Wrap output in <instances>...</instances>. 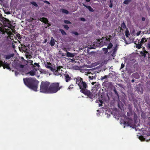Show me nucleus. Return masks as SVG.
<instances>
[{
  "label": "nucleus",
  "instance_id": "nucleus-1",
  "mask_svg": "<svg viewBox=\"0 0 150 150\" xmlns=\"http://www.w3.org/2000/svg\"><path fill=\"white\" fill-rule=\"evenodd\" d=\"M23 81L24 84L28 88L35 91H37L39 81L35 78L31 77L24 78Z\"/></svg>",
  "mask_w": 150,
  "mask_h": 150
},
{
  "label": "nucleus",
  "instance_id": "nucleus-2",
  "mask_svg": "<svg viewBox=\"0 0 150 150\" xmlns=\"http://www.w3.org/2000/svg\"><path fill=\"white\" fill-rule=\"evenodd\" d=\"M76 83L77 84L81 92L86 89L88 87L86 82L83 81V79L80 76H77L74 79Z\"/></svg>",
  "mask_w": 150,
  "mask_h": 150
},
{
  "label": "nucleus",
  "instance_id": "nucleus-3",
  "mask_svg": "<svg viewBox=\"0 0 150 150\" xmlns=\"http://www.w3.org/2000/svg\"><path fill=\"white\" fill-rule=\"evenodd\" d=\"M63 87L62 86H59V83L58 82L53 83L50 84L49 89V93H57Z\"/></svg>",
  "mask_w": 150,
  "mask_h": 150
},
{
  "label": "nucleus",
  "instance_id": "nucleus-4",
  "mask_svg": "<svg viewBox=\"0 0 150 150\" xmlns=\"http://www.w3.org/2000/svg\"><path fill=\"white\" fill-rule=\"evenodd\" d=\"M50 83L47 81H42L40 86V92L49 93V89Z\"/></svg>",
  "mask_w": 150,
  "mask_h": 150
},
{
  "label": "nucleus",
  "instance_id": "nucleus-5",
  "mask_svg": "<svg viewBox=\"0 0 150 150\" xmlns=\"http://www.w3.org/2000/svg\"><path fill=\"white\" fill-rule=\"evenodd\" d=\"M86 96H87V98H89L93 100V98H95V95L91 92L87 88L81 92Z\"/></svg>",
  "mask_w": 150,
  "mask_h": 150
},
{
  "label": "nucleus",
  "instance_id": "nucleus-6",
  "mask_svg": "<svg viewBox=\"0 0 150 150\" xmlns=\"http://www.w3.org/2000/svg\"><path fill=\"white\" fill-rule=\"evenodd\" d=\"M126 120V121L123 122V124L125 125L131 126L133 125L134 121L132 118L128 117Z\"/></svg>",
  "mask_w": 150,
  "mask_h": 150
},
{
  "label": "nucleus",
  "instance_id": "nucleus-7",
  "mask_svg": "<svg viewBox=\"0 0 150 150\" xmlns=\"http://www.w3.org/2000/svg\"><path fill=\"white\" fill-rule=\"evenodd\" d=\"M2 66L3 67L4 69L6 68L9 70H11L8 63H7V62H5V61L3 62L2 60H0V67Z\"/></svg>",
  "mask_w": 150,
  "mask_h": 150
},
{
  "label": "nucleus",
  "instance_id": "nucleus-8",
  "mask_svg": "<svg viewBox=\"0 0 150 150\" xmlns=\"http://www.w3.org/2000/svg\"><path fill=\"white\" fill-rule=\"evenodd\" d=\"M62 68V66L57 67V70L55 69L54 72V74L56 75H61L62 74V70H61V68Z\"/></svg>",
  "mask_w": 150,
  "mask_h": 150
},
{
  "label": "nucleus",
  "instance_id": "nucleus-9",
  "mask_svg": "<svg viewBox=\"0 0 150 150\" xmlns=\"http://www.w3.org/2000/svg\"><path fill=\"white\" fill-rule=\"evenodd\" d=\"M38 20L45 24H47V26L48 27L51 25V24L48 23L49 21L46 18H40L38 19Z\"/></svg>",
  "mask_w": 150,
  "mask_h": 150
},
{
  "label": "nucleus",
  "instance_id": "nucleus-10",
  "mask_svg": "<svg viewBox=\"0 0 150 150\" xmlns=\"http://www.w3.org/2000/svg\"><path fill=\"white\" fill-rule=\"evenodd\" d=\"M45 67L48 69H50L52 71L54 72L55 70V69L51 67L52 64L50 62H47V64H45Z\"/></svg>",
  "mask_w": 150,
  "mask_h": 150
},
{
  "label": "nucleus",
  "instance_id": "nucleus-11",
  "mask_svg": "<svg viewBox=\"0 0 150 150\" xmlns=\"http://www.w3.org/2000/svg\"><path fill=\"white\" fill-rule=\"evenodd\" d=\"M88 74V77L90 79L92 80L94 79H96V74L95 73H89Z\"/></svg>",
  "mask_w": 150,
  "mask_h": 150
},
{
  "label": "nucleus",
  "instance_id": "nucleus-12",
  "mask_svg": "<svg viewBox=\"0 0 150 150\" xmlns=\"http://www.w3.org/2000/svg\"><path fill=\"white\" fill-rule=\"evenodd\" d=\"M65 79L66 82H67L71 80V77L68 74H65Z\"/></svg>",
  "mask_w": 150,
  "mask_h": 150
},
{
  "label": "nucleus",
  "instance_id": "nucleus-13",
  "mask_svg": "<svg viewBox=\"0 0 150 150\" xmlns=\"http://www.w3.org/2000/svg\"><path fill=\"white\" fill-rule=\"evenodd\" d=\"M83 6L85 7L86 8H88V10L91 12H93L94 11V10L93 9L91 8V7L90 6H87L84 4H83Z\"/></svg>",
  "mask_w": 150,
  "mask_h": 150
},
{
  "label": "nucleus",
  "instance_id": "nucleus-14",
  "mask_svg": "<svg viewBox=\"0 0 150 150\" xmlns=\"http://www.w3.org/2000/svg\"><path fill=\"white\" fill-rule=\"evenodd\" d=\"M14 56V54H11L9 55H5V58L6 59H9L13 57Z\"/></svg>",
  "mask_w": 150,
  "mask_h": 150
},
{
  "label": "nucleus",
  "instance_id": "nucleus-15",
  "mask_svg": "<svg viewBox=\"0 0 150 150\" xmlns=\"http://www.w3.org/2000/svg\"><path fill=\"white\" fill-rule=\"evenodd\" d=\"M50 44L51 45V46H53L55 44L54 42V39L53 37H52L50 40Z\"/></svg>",
  "mask_w": 150,
  "mask_h": 150
},
{
  "label": "nucleus",
  "instance_id": "nucleus-16",
  "mask_svg": "<svg viewBox=\"0 0 150 150\" xmlns=\"http://www.w3.org/2000/svg\"><path fill=\"white\" fill-rule=\"evenodd\" d=\"M27 74H29L31 76H34L35 75V72L34 70H32L29 72Z\"/></svg>",
  "mask_w": 150,
  "mask_h": 150
},
{
  "label": "nucleus",
  "instance_id": "nucleus-17",
  "mask_svg": "<svg viewBox=\"0 0 150 150\" xmlns=\"http://www.w3.org/2000/svg\"><path fill=\"white\" fill-rule=\"evenodd\" d=\"M132 75L135 79H138L139 78V76L137 73H134L132 74Z\"/></svg>",
  "mask_w": 150,
  "mask_h": 150
},
{
  "label": "nucleus",
  "instance_id": "nucleus-18",
  "mask_svg": "<svg viewBox=\"0 0 150 150\" xmlns=\"http://www.w3.org/2000/svg\"><path fill=\"white\" fill-rule=\"evenodd\" d=\"M142 56H144V57H146V54L148 53V52L146 50H144L143 52H141L140 53Z\"/></svg>",
  "mask_w": 150,
  "mask_h": 150
},
{
  "label": "nucleus",
  "instance_id": "nucleus-19",
  "mask_svg": "<svg viewBox=\"0 0 150 150\" xmlns=\"http://www.w3.org/2000/svg\"><path fill=\"white\" fill-rule=\"evenodd\" d=\"M126 28V26L124 22H123V23L121 25V28H120V29L121 30H123V29H125Z\"/></svg>",
  "mask_w": 150,
  "mask_h": 150
},
{
  "label": "nucleus",
  "instance_id": "nucleus-20",
  "mask_svg": "<svg viewBox=\"0 0 150 150\" xmlns=\"http://www.w3.org/2000/svg\"><path fill=\"white\" fill-rule=\"evenodd\" d=\"M67 56L68 57H73L74 56V55L72 53L69 52H67Z\"/></svg>",
  "mask_w": 150,
  "mask_h": 150
},
{
  "label": "nucleus",
  "instance_id": "nucleus-21",
  "mask_svg": "<svg viewBox=\"0 0 150 150\" xmlns=\"http://www.w3.org/2000/svg\"><path fill=\"white\" fill-rule=\"evenodd\" d=\"M125 35L127 37H129V36L130 35L129 33L128 29L127 28H126L125 32Z\"/></svg>",
  "mask_w": 150,
  "mask_h": 150
},
{
  "label": "nucleus",
  "instance_id": "nucleus-22",
  "mask_svg": "<svg viewBox=\"0 0 150 150\" xmlns=\"http://www.w3.org/2000/svg\"><path fill=\"white\" fill-rule=\"evenodd\" d=\"M148 39V38H147V39H146L145 38H142V39H141V43H142V44H143L145 42H146L147 40V39Z\"/></svg>",
  "mask_w": 150,
  "mask_h": 150
},
{
  "label": "nucleus",
  "instance_id": "nucleus-23",
  "mask_svg": "<svg viewBox=\"0 0 150 150\" xmlns=\"http://www.w3.org/2000/svg\"><path fill=\"white\" fill-rule=\"evenodd\" d=\"M59 31L61 32L62 34L64 35H66V33L62 29H60Z\"/></svg>",
  "mask_w": 150,
  "mask_h": 150
},
{
  "label": "nucleus",
  "instance_id": "nucleus-24",
  "mask_svg": "<svg viewBox=\"0 0 150 150\" xmlns=\"http://www.w3.org/2000/svg\"><path fill=\"white\" fill-rule=\"evenodd\" d=\"M62 13H65L67 14L69 13V12L68 10L65 9H62Z\"/></svg>",
  "mask_w": 150,
  "mask_h": 150
},
{
  "label": "nucleus",
  "instance_id": "nucleus-25",
  "mask_svg": "<svg viewBox=\"0 0 150 150\" xmlns=\"http://www.w3.org/2000/svg\"><path fill=\"white\" fill-rule=\"evenodd\" d=\"M108 49L107 48H103L102 50L104 52L105 54H106L108 51Z\"/></svg>",
  "mask_w": 150,
  "mask_h": 150
},
{
  "label": "nucleus",
  "instance_id": "nucleus-26",
  "mask_svg": "<svg viewBox=\"0 0 150 150\" xmlns=\"http://www.w3.org/2000/svg\"><path fill=\"white\" fill-rule=\"evenodd\" d=\"M142 43L138 44H136V47L138 49H139L142 47Z\"/></svg>",
  "mask_w": 150,
  "mask_h": 150
},
{
  "label": "nucleus",
  "instance_id": "nucleus-27",
  "mask_svg": "<svg viewBox=\"0 0 150 150\" xmlns=\"http://www.w3.org/2000/svg\"><path fill=\"white\" fill-rule=\"evenodd\" d=\"M113 45L111 42H110L109 43L108 45L107 46V48L108 49H111Z\"/></svg>",
  "mask_w": 150,
  "mask_h": 150
},
{
  "label": "nucleus",
  "instance_id": "nucleus-28",
  "mask_svg": "<svg viewBox=\"0 0 150 150\" xmlns=\"http://www.w3.org/2000/svg\"><path fill=\"white\" fill-rule=\"evenodd\" d=\"M113 91L115 93V94L117 96L118 98H119V94H118L117 91L115 87L114 88Z\"/></svg>",
  "mask_w": 150,
  "mask_h": 150
},
{
  "label": "nucleus",
  "instance_id": "nucleus-29",
  "mask_svg": "<svg viewBox=\"0 0 150 150\" xmlns=\"http://www.w3.org/2000/svg\"><path fill=\"white\" fill-rule=\"evenodd\" d=\"M131 0H125L123 2V3L125 4H127Z\"/></svg>",
  "mask_w": 150,
  "mask_h": 150
},
{
  "label": "nucleus",
  "instance_id": "nucleus-30",
  "mask_svg": "<svg viewBox=\"0 0 150 150\" xmlns=\"http://www.w3.org/2000/svg\"><path fill=\"white\" fill-rule=\"evenodd\" d=\"M64 22L67 24H71V23L69 21L67 20H64Z\"/></svg>",
  "mask_w": 150,
  "mask_h": 150
},
{
  "label": "nucleus",
  "instance_id": "nucleus-31",
  "mask_svg": "<svg viewBox=\"0 0 150 150\" xmlns=\"http://www.w3.org/2000/svg\"><path fill=\"white\" fill-rule=\"evenodd\" d=\"M74 85L71 84L69 87L68 88V89H69L70 90L74 88Z\"/></svg>",
  "mask_w": 150,
  "mask_h": 150
},
{
  "label": "nucleus",
  "instance_id": "nucleus-32",
  "mask_svg": "<svg viewBox=\"0 0 150 150\" xmlns=\"http://www.w3.org/2000/svg\"><path fill=\"white\" fill-rule=\"evenodd\" d=\"M98 101L100 102V104H99V106H101L102 105L103 103V101L100 99H99L98 100Z\"/></svg>",
  "mask_w": 150,
  "mask_h": 150
},
{
  "label": "nucleus",
  "instance_id": "nucleus-33",
  "mask_svg": "<svg viewBox=\"0 0 150 150\" xmlns=\"http://www.w3.org/2000/svg\"><path fill=\"white\" fill-rule=\"evenodd\" d=\"M31 4L35 7H38V5L35 2L33 1L31 3Z\"/></svg>",
  "mask_w": 150,
  "mask_h": 150
},
{
  "label": "nucleus",
  "instance_id": "nucleus-34",
  "mask_svg": "<svg viewBox=\"0 0 150 150\" xmlns=\"http://www.w3.org/2000/svg\"><path fill=\"white\" fill-rule=\"evenodd\" d=\"M108 77V76L105 75L104 76H101L100 78V79L101 80H103V79L107 78Z\"/></svg>",
  "mask_w": 150,
  "mask_h": 150
},
{
  "label": "nucleus",
  "instance_id": "nucleus-35",
  "mask_svg": "<svg viewBox=\"0 0 150 150\" xmlns=\"http://www.w3.org/2000/svg\"><path fill=\"white\" fill-rule=\"evenodd\" d=\"M63 26L64 27V28L66 30H68L69 29V27L68 26V25H63Z\"/></svg>",
  "mask_w": 150,
  "mask_h": 150
},
{
  "label": "nucleus",
  "instance_id": "nucleus-36",
  "mask_svg": "<svg viewBox=\"0 0 150 150\" xmlns=\"http://www.w3.org/2000/svg\"><path fill=\"white\" fill-rule=\"evenodd\" d=\"M105 38H106V40H107L108 42H110V40H111V38H108V37H105Z\"/></svg>",
  "mask_w": 150,
  "mask_h": 150
},
{
  "label": "nucleus",
  "instance_id": "nucleus-37",
  "mask_svg": "<svg viewBox=\"0 0 150 150\" xmlns=\"http://www.w3.org/2000/svg\"><path fill=\"white\" fill-rule=\"evenodd\" d=\"M118 46V45H116L115 47L113 49V52H116L117 50V47Z\"/></svg>",
  "mask_w": 150,
  "mask_h": 150
},
{
  "label": "nucleus",
  "instance_id": "nucleus-38",
  "mask_svg": "<svg viewBox=\"0 0 150 150\" xmlns=\"http://www.w3.org/2000/svg\"><path fill=\"white\" fill-rule=\"evenodd\" d=\"M71 33L76 35H79V33L76 32L72 31V32Z\"/></svg>",
  "mask_w": 150,
  "mask_h": 150
},
{
  "label": "nucleus",
  "instance_id": "nucleus-39",
  "mask_svg": "<svg viewBox=\"0 0 150 150\" xmlns=\"http://www.w3.org/2000/svg\"><path fill=\"white\" fill-rule=\"evenodd\" d=\"M139 139L141 140V141H143L144 140V138L142 136H140L139 137Z\"/></svg>",
  "mask_w": 150,
  "mask_h": 150
},
{
  "label": "nucleus",
  "instance_id": "nucleus-40",
  "mask_svg": "<svg viewBox=\"0 0 150 150\" xmlns=\"http://www.w3.org/2000/svg\"><path fill=\"white\" fill-rule=\"evenodd\" d=\"M18 67L19 68L21 69L23 68L24 67V65L23 64L20 65L18 66Z\"/></svg>",
  "mask_w": 150,
  "mask_h": 150
},
{
  "label": "nucleus",
  "instance_id": "nucleus-41",
  "mask_svg": "<svg viewBox=\"0 0 150 150\" xmlns=\"http://www.w3.org/2000/svg\"><path fill=\"white\" fill-rule=\"evenodd\" d=\"M44 2L48 5H50V3L49 1H44Z\"/></svg>",
  "mask_w": 150,
  "mask_h": 150
},
{
  "label": "nucleus",
  "instance_id": "nucleus-42",
  "mask_svg": "<svg viewBox=\"0 0 150 150\" xmlns=\"http://www.w3.org/2000/svg\"><path fill=\"white\" fill-rule=\"evenodd\" d=\"M34 65H35V66L38 67H40V66L39 64L38 63H36V62L34 63Z\"/></svg>",
  "mask_w": 150,
  "mask_h": 150
},
{
  "label": "nucleus",
  "instance_id": "nucleus-43",
  "mask_svg": "<svg viewBox=\"0 0 150 150\" xmlns=\"http://www.w3.org/2000/svg\"><path fill=\"white\" fill-rule=\"evenodd\" d=\"M125 67V64L123 63H122L121 64V69Z\"/></svg>",
  "mask_w": 150,
  "mask_h": 150
},
{
  "label": "nucleus",
  "instance_id": "nucleus-44",
  "mask_svg": "<svg viewBox=\"0 0 150 150\" xmlns=\"http://www.w3.org/2000/svg\"><path fill=\"white\" fill-rule=\"evenodd\" d=\"M80 19L81 21H86L85 18H81Z\"/></svg>",
  "mask_w": 150,
  "mask_h": 150
},
{
  "label": "nucleus",
  "instance_id": "nucleus-45",
  "mask_svg": "<svg viewBox=\"0 0 150 150\" xmlns=\"http://www.w3.org/2000/svg\"><path fill=\"white\" fill-rule=\"evenodd\" d=\"M141 31L138 32L137 33V36H139L140 34Z\"/></svg>",
  "mask_w": 150,
  "mask_h": 150
},
{
  "label": "nucleus",
  "instance_id": "nucleus-46",
  "mask_svg": "<svg viewBox=\"0 0 150 150\" xmlns=\"http://www.w3.org/2000/svg\"><path fill=\"white\" fill-rule=\"evenodd\" d=\"M127 116H130V115L131 114V113H130L129 112H127Z\"/></svg>",
  "mask_w": 150,
  "mask_h": 150
},
{
  "label": "nucleus",
  "instance_id": "nucleus-47",
  "mask_svg": "<svg viewBox=\"0 0 150 150\" xmlns=\"http://www.w3.org/2000/svg\"><path fill=\"white\" fill-rule=\"evenodd\" d=\"M112 3L111 2V1H110V4L109 5V7L110 8H112Z\"/></svg>",
  "mask_w": 150,
  "mask_h": 150
},
{
  "label": "nucleus",
  "instance_id": "nucleus-48",
  "mask_svg": "<svg viewBox=\"0 0 150 150\" xmlns=\"http://www.w3.org/2000/svg\"><path fill=\"white\" fill-rule=\"evenodd\" d=\"M41 15L43 16H46L45 14V13H41Z\"/></svg>",
  "mask_w": 150,
  "mask_h": 150
},
{
  "label": "nucleus",
  "instance_id": "nucleus-49",
  "mask_svg": "<svg viewBox=\"0 0 150 150\" xmlns=\"http://www.w3.org/2000/svg\"><path fill=\"white\" fill-rule=\"evenodd\" d=\"M145 18L144 17H142V20L143 21H144L145 20Z\"/></svg>",
  "mask_w": 150,
  "mask_h": 150
},
{
  "label": "nucleus",
  "instance_id": "nucleus-50",
  "mask_svg": "<svg viewBox=\"0 0 150 150\" xmlns=\"http://www.w3.org/2000/svg\"><path fill=\"white\" fill-rule=\"evenodd\" d=\"M147 45L149 48L150 49V42H149V43H148Z\"/></svg>",
  "mask_w": 150,
  "mask_h": 150
},
{
  "label": "nucleus",
  "instance_id": "nucleus-51",
  "mask_svg": "<svg viewBox=\"0 0 150 150\" xmlns=\"http://www.w3.org/2000/svg\"><path fill=\"white\" fill-rule=\"evenodd\" d=\"M15 74L16 75H18V72L17 71H15Z\"/></svg>",
  "mask_w": 150,
  "mask_h": 150
},
{
  "label": "nucleus",
  "instance_id": "nucleus-52",
  "mask_svg": "<svg viewBox=\"0 0 150 150\" xmlns=\"http://www.w3.org/2000/svg\"><path fill=\"white\" fill-rule=\"evenodd\" d=\"M2 16L1 14L0 13V20L2 18Z\"/></svg>",
  "mask_w": 150,
  "mask_h": 150
},
{
  "label": "nucleus",
  "instance_id": "nucleus-53",
  "mask_svg": "<svg viewBox=\"0 0 150 150\" xmlns=\"http://www.w3.org/2000/svg\"><path fill=\"white\" fill-rule=\"evenodd\" d=\"M134 79H132L131 80V82L132 83H133L134 82Z\"/></svg>",
  "mask_w": 150,
  "mask_h": 150
},
{
  "label": "nucleus",
  "instance_id": "nucleus-54",
  "mask_svg": "<svg viewBox=\"0 0 150 150\" xmlns=\"http://www.w3.org/2000/svg\"><path fill=\"white\" fill-rule=\"evenodd\" d=\"M86 1L87 2H89L90 1V0H86Z\"/></svg>",
  "mask_w": 150,
  "mask_h": 150
},
{
  "label": "nucleus",
  "instance_id": "nucleus-55",
  "mask_svg": "<svg viewBox=\"0 0 150 150\" xmlns=\"http://www.w3.org/2000/svg\"><path fill=\"white\" fill-rule=\"evenodd\" d=\"M109 38H112V36L111 35H109Z\"/></svg>",
  "mask_w": 150,
  "mask_h": 150
},
{
  "label": "nucleus",
  "instance_id": "nucleus-56",
  "mask_svg": "<svg viewBox=\"0 0 150 150\" xmlns=\"http://www.w3.org/2000/svg\"><path fill=\"white\" fill-rule=\"evenodd\" d=\"M148 124L150 126V119L149 120V122H148Z\"/></svg>",
  "mask_w": 150,
  "mask_h": 150
},
{
  "label": "nucleus",
  "instance_id": "nucleus-57",
  "mask_svg": "<svg viewBox=\"0 0 150 150\" xmlns=\"http://www.w3.org/2000/svg\"><path fill=\"white\" fill-rule=\"evenodd\" d=\"M96 83V82H93L92 83V84H93V85L95 83Z\"/></svg>",
  "mask_w": 150,
  "mask_h": 150
},
{
  "label": "nucleus",
  "instance_id": "nucleus-58",
  "mask_svg": "<svg viewBox=\"0 0 150 150\" xmlns=\"http://www.w3.org/2000/svg\"><path fill=\"white\" fill-rule=\"evenodd\" d=\"M17 36L18 37L19 36V37H20V34H17Z\"/></svg>",
  "mask_w": 150,
  "mask_h": 150
},
{
  "label": "nucleus",
  "instance_id": "nucleus-59",
  "mask_svg": "<svg viewBox=\"0 0 150 150\" xmlns=\"http://www.w3.org/2000/svg\"><path fill=\"white\" fill-rule=\"evenodd\" d=\"M4 0H0V1L1 2H3L4 1Z\"/></svg>",
  "mask_w": 150,
  "mask_h": 150
},
{
  "label": "nucleus",
  "instance_id": "nucleus-60",
  "mask_svg": "<svg viewBox=\"0 0 150 150\" xmlns=\"http://www.w3.org/2000/svg\"><path fill=\"white\" fill-rule=\"evenodd\" d=\"M46 41H47V40H45V42H46Z\"/></svg>",
  "mask_w": 150,
  "mask_h": 150
},
{
  "label": "nucleus",
  "instance_id": "nucleus-61",
  "mask_svg": "<svg viewBox=\"0 0 150 150\" xmlns=\"http://www.w3.org/2000/svg\"><path fill=\"white\" fill-rule=\"evenodd\" d=\"M149 75H150V72H149Z\"/></svg>",
  "mask_w": 150,
  "mask_h": 150
}]
</instances>
